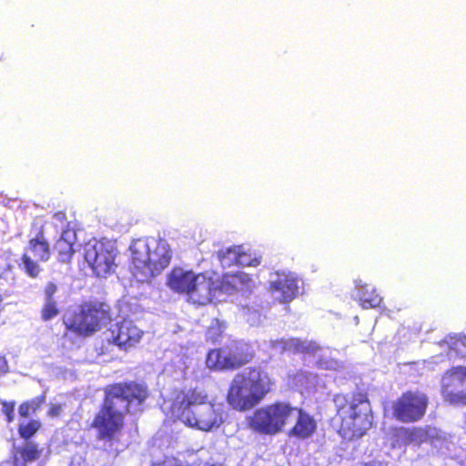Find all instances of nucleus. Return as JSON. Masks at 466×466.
Listing matches in <instances>:
<instances>
[{
	"label": "nucleus",
	"mask_w": 466,
	"mask_h": 466,
	"mask_svg": "<svg viewBox=\"0 0 466 466\" xmlns=\"http://www.w3.org/2000/svg\"><path fill=\"white\" fill-rule=\"evenodd\" d=\"M2 404V413L5 415V420L7 423H11L14 421L15 420V402L13 400V401H6V400H4L1 402Z\"/></svg>",
	"instance_id": "nucleus-25"
},
{
	"label": "nucleus",
	"mask_w": 466,
	"mask_h": 466,
	"mask_svg": "<svg viewBox=\"0 0 466 466\" xmlns=\"http://www.w3.org/2000/svg\"><path fill=\"white\" fill-rule=\"evenodd\" d=\"M27 249L36 260H34L27 252H24L19 268L26 276L36 279L42 271L38 262H46L51 257L50 244L46 238L44 225H40L35 236L29 238Z\"/></svg>",
	"instance_id": "nucleus-12"
},
{
	"label": "nucleus",
	"mask_w": 466,
	"mask_h": 466,
	"mask_svg": "<svg viewBox=\"0 0 466 466\" xmlns=\"http://www.w3.org/2000/svg\"><path fill=\"white\" fill-rule=\"evenodd\" d=\"M131 270L139 282H147L168 267L172 251L168 243L162 239L136 240L130 246Z\"/></svg>",
	"instance_id": "nucleus-5"
},
{
	"label": "nucleus",
	"mask_w": 466,
	"mask_h": 466,
	"mask_svg": "<svg viewBox=\"0 0 466 466\" xmlns=\"http://www.w3.org/2000/svg\"><path fill=\"white\" fill-rule=\"evenodd\" d=\"M255 357L251 347L240 340H231L223 347L209 350L207 367L215 371L236 370L248 364Z\"/></svg>",
	"instance_id": "nucleus-9"
},
{
	"label": "nucleus",
	"mask_w": 466,
	"mask_h": 466,
	"mask_svg": "<svg viewBox=\"0 0 466 466\" xmlns=\"http://www.w3.org/2000/svg\"><path fill=\"white\" fill-rule=\"evenodd\" d=\"M401 430L404 431L406 433H408L410 431V430L404 429V428H401Z\"/></svg>",
	"instance_id": "nucleus-36"
},
{
	"label": "nucleus",
	"mask_w": 466,
	"mask_h": 466,
	"mask_svg": "<svg viewBox=\"0 0 466 466\" xmlns=\"http://www.w3.org/2000/svg\"><path fill=\"white\" fill-rule=\"evenodd\" d=\"M295 412L296 421L289 429L288 435L301 441L311 438L318 428L315 418L302 408L296 407Z\"/></svg>",
	"instance_id": "nucleus-16"
},
{
	"label": "nucleus",
	"mask_w": 466,
	"mask_h": 466,
	"mask_svg": "<svg viewBox=\"0 0 466 466\" xmlns=\"http://www.w3.org/2000/svg\"><path fill=\"white\" fill-rule=\"evenodd\" d=\"M151 466H180L173 460H165L161 462L153 463Z\"/></svg>",
	"instance_id": "nucleus-32"
},
{
	"label": "nucleus",
	"mask_w": 466,
	"mask_h": 466,
	"mask_svg": "<svg viewBox=\"0 0 466 466\" xmlns=\"http://www.w3.org/2000/svg\"><path fill=\"white\" fill-rule=\"evenodd\" d=\"M167 285L175 292L185 294L193 303L207 305L215 295L217 286L213 279L205 273L195 274L192 270L174 268L167 277Z\"/></svg>",
	"instance_id": "nucleus-7"
},
{
	"label": "nucleus",
	"mask_w": 466,
	"mask_h": 466,
	"mask_svg": "<svg viewBox=\"0 0 466 466\" xmlns=\"http://www.w3.org/2000/svg\"><path fill=\"white\" fill-rule=\"evenodd\" d=\"M111 320V306L98 299L83 301L63 317L66 330L82 338L92 336Z\"/></svg>",
	"instance_id": "nucleus-6"
},
{
	"label": "nucleus",
	"mask_w": 466,
	"mask_h": 466,
	"mask_svg": "<svg viewBox=\"0 0 466 466\" xmlns=\"http://www.w3.org/2000/svg\"><path fill=\"white\" fill-rule=\"evenodd\" d=\"M42 428V423L39 420L31 419L26 422H22L18 425L17 431L21 439L29 441L35 436Z\"/></svg>",
	"instance_id": "nucleus-23"
},
{
	"label": "nucleus",
	"mask_w": 466,
	"mask_h": 466,
	"mask_svg": "<svg viewBox=\"0 0 466 466\" xmlns=\"http://www.w3.org/2000/svg\"><path fill=\"white\" fill-rule=\"evenodd\" d=\"M46 394L43 392L41 395L36 396L31 400L23 401L18 406V414L23 419H27L31 415L35 414L39 410L42 406L46 403Z\"/></svg>",
	"instance_id": "nucleus-20"
},
{
	"label": "nucleus",
	"mask_w": 466,
	"mask_h": 466,
	"mask_svg": "<svg viewBox=\"0 0 466 466\" xmlns=\"http://www.w3.org/2000/svg\"><path fill=\"white\" fill-rule=\"evenodd\" d=\"M359 289V304L363 309H375L380 306L383 299L377 290L369 284H356Z\"/></svg>",
	"instance_id": "nucleus-18"
},
{
	"label": "nucleus",
	"mask_w": 466,
	"mask_h": 466,
	"mask_svg": "<svg viewBox=\"0 0 466 466\" xmlns=\"http://www.w3.org/2000/svg\"><path fill=\"white\" fill-rule=\"evenodd\" d=\"M226 278H230V282L233 284L248 285L251 282V278L248 274L242 271H237L230 275H226Z\"/></svg>",
	"instance_id": "nucleus-26"
},
{
	"label": "nucleus",
	"mask_w": 466,
	"mask_h": 466,
	"mask_svg": "<svg viewBox=\"0 0 466 466\" xmlns=\"http://www.w3.org/2000/svg\"><path fill=\"white\" fill-rule=\"evenodd\" d=\"M56 291L57 286L54 282L46 283L44 289L45 300H55L54 296Z\"/></svg>",
	"instance_id": "nucleus-29"
},
{
	"label": "nucleus",
	"mask_w": 466,
	"mask_h": 466,
	"mask_svg": "<svg viewBox=\"0 0 466 466\" xmlns=\"http://www.w3.org/2000/svg\"><path fill=\"white\" fill-rule=\"evenodd\" d=\"M13 460H14L13 466H26V464L28 463V462H25L22 460L19 461L16 456H14Z\"/></svg>",
	"instance_id": "nucleus-33"
},
{
	"label": "nucleus",
	"mask_w": 466,
	"mask_h": 466,
	"mask_svg": "<svg viewBox=\"0 0 466 466\" xmlns=\"http://www.w3.org/2000/svg\"><path fill=\"white\" fill-rule=\"evenodd\" d=\"M252 265L253 264L250 256L248 253L244 252L241 247L239 250V256H238V259L236 260L235 266L246 267Z\"/></svg>",
	"instance_id": "nucleus-27"
},
{
	"label": "nucleus",
	"mask_w": 466,
	"mask_h": 466,
	"mask_svg": "<svg viewBox=\"0 0 466 466\" xmlns=\"http://www.w3.org/2000/svg\"><path fill=\"white\" fill-rule=\"evenodd\" d=\"M430 404L427 394L419 390H408L390 405L391 417L401 423H416L426 415Z\"/></svg>",
	"instance_id": "nucleus-10"
},
{
	"label": "nucleus",
	"mask_w": 466,
	"mask_h": 466,
	"mask_svg": "<svg viewBox=\"0 0 466 466\" xmlns=\"http://www.w3.org/2000/svg\"><path fill=\"white\" fill-rule=\"evenodd\" d=\"M241 246H234L225 248H220L217 252V257L222 265V267L229 268L231 266H235L236 260L238 259V256H239V250Z\"/></svg>",
	"instance_id": "nucleus-22"
},
{
	"label": "nucleus",
	"mask_w": 466,
	"mask_h": 466,
	"mask_svg": "<svg viewBox=\"0 0 466 466\" xmlns=\"http://www.w3.org/2000/svg\"><path fill=\"white\" fill-rule=\"evenodd\" d=\"M466 380V368L455 367L449 370L442 378L444 399L451 404L464 403L466 395L463 385Z\"/></svg>",
	"instance_id": "nucleus-14"
},
{
	"label": "nucleus",
	"mask_w": 466,
	"mask_h": 466,
	"mask_svg": "<svg viewBox=\"0 0 466 466\" xmlns=\"http://www.w3.org/2000/svg\"><path fill=\"white\" fill-rule=\"evenodd\" d=\"M226 329V321L220 320L217 318L212 319L205 331L206 342L213 345L219 343L224 337Z\"/></svg>",
	"instance_id": "nucleus-19"
},
{
	"label": "nucleus",
	"mask_w": 466,
	"mask_h": 466,
	"mask_svg": "<svg viewBox=\"0 0 466 466\" xmlns=\"http://www.w3.org/2000/svg\"><path fill=\"white\" fill-rule=\"evenodd\" d=\"M42 449L39 445L31 441L25 442L16 449V453L25 462H33L38 461L42 456Z\"/></svg>",
	"instance_id": "nucleus-21"
},
{
	"label": "nucleus",
	"mask_w": 466,
	"mask_h": 466,
	"mask_svg": "<svg viewBox=\"0 0 466 466\" xmlns=\"http://www.w3.org/2000/svg\"><path fill=\"white\" fill-rule=\"evenodd\" d=\"M53 219L59 224L61 228L68 227V220L66 211L59 210L53 214L52 216Z\"/></svg>",
	"instance_id": "nucleus-28"
},
{
	"label": "nucleus",
	"mask_w": 466,
	"mask_h": 466,
	"mask_svg": "<svg viewBox=\"0 0 466 466\" xmlns=\"http://www.w3.org/2000/svg\"><path fill=\"white\" fill-rule=\"evenodd\" d=\"M76 234L75 230L66 228L54 245L56 259L60 263H70L76 253Z\"/></svg>",
	"instance_id": "nucleus-17"
},
{
	"label": "nucleus",
	"mask_w": 466,
	"mask_h": 466,
	"mask_svg": "<svg viewBox=\"0 0 466 466\" xmlns=\"http://www.w3.org/2000/svg\"><path fill=\"white\" fill-rule=\"evenodd\" d=\"M274 380L269 374L257 368L238 372L232 379L227 402L235 410L248 411L258 405L272 390Z\"/></svg>",
	"instance_id": "nucleus-4"
},
{
	"label": "nucleus",
	"mask_w": 466,
	"mask_h": 466,
	"mask_svg": "<svg viewBox=\"0 0 466 466\" xmlns=\"http://www.w3.org/2000/svg\"><path fill=\"white\" fill-rule=\"evenodd\" d=\"M9 372V366L6 358L0 355V377L6 375Z\"/></svg>",
	"instance_id": "nucleus-30"
},
{
	"label": "nucleus",
	"mask_w": 466,
	"mask_h": 466,
	"mask_svg": "<svg viewBox=\"0 0 466 466\" xmlns=\"http://www.w3.org/2000/svg\"><path fill=\"white\" fill-rule=\"evenodd\" d=\"M333 402L335 414L332 421L343 440L350 441L360 439L372 428L374 413L365 390L337 394Z\"/></svg>",
	"instance_id": "nucleus-3"
},
{
	"label": "nucleus",
	"mask_w": 466,
	"mask_h": 466,
	"mask_svg": "<svg viewBox=\"0 0 466 466\" xmlns=\"http://www.w3.org/2000/svg\"><path fill=\"white\" fill-rule=\"evenodd\" d=\"M296 407L287 401H275L257 409L248 420L253 432L273 436L281 432L295 413Z\"/></svg>",
	"instance_id": "nucleus-8"
},
{
	"label": "nucleus",
	"mask_w": 466,
	"mask_h": 466,
	"mask_svg": "<svg viewBox=\"0 0 466 466\" xmlns=\"http://www.w3.org/2000/svg\"><path fill=\"white\" fill-rule=\"evenodd\" d=\"M108 331L110 333L108 342L126 351L136 347L144 335L143 330L129 319L117 321L109 328Z\"/></svg>",
	"instance_id": "nucleus-13"
},
{
	"label": "nucleus",
	"mask_w": 466,
	"mask_h": 466,
	"mask_svg": "<svg viewBox=\"0 0 466 466\" xmlns=\"http://www.w3.org/2000/svg\"><path fill=\"white\" fill-rule=\"evenodd\" d=\"M3 296L0 294V311L2 310V302H3Z\"/></svg>",
	"instance_id": "nucleus-34"
},
{
	"label": "nucleus",
	"mask_w": 466,
	"mask_h": 466,
	"mask_svg": "<svg viewBox=\"0 0 466 466\" xmlns=\"http://www.w3.org/2000/svg\"><path fill=\"white\" fill-rule=\"evenodd\" d=\"M60 313V309L56 300H45V303L40 310L41 319L44 321H49L57 317Z\"/></svg>",
	"instance_id": "nucleus-24"
},
{
	"label": "nucleus",
	"mask_w": 466,
	"mask_h": 466,
	"mask_svg": "<svg viewBox=\"0 0 466 466\" xmlns=\"http://www.w3.org/2000/svg\"><path fill=\"white\" fill-rule=\"evenodd\" d=\"M148 396L147 387L135 380L107 385L103 401L89 424V428L96 431V439L103 441L117 440L124 431L130 407L142 405Z\"/></svg>",
	"instance_id": "nucleus-1"
},
{
	"label": "nucleus",
	"mask_w": 466,
	"mask_h": 466,
	"mask_svg": "<svg viewBox=\"0 0 466 466\" xmlns=\"http://www.w3.org/2000/svg\"><path fill=\"white\" fill-rule=\"evenodd\" d=\"M275 275L276 279L268 284L269 291L279 293V301L288 304L299 294L298 279L293 273L286 271H277Z\"/></svg>",
	"instance_id": "nucleus-15"
},
{
	"label": "nucleus",
	"mask_w": 466,
	"mask_h": 466,
	"mask_svg": "<svg viewBox=\"0 0 466 466\" xmlns=\"http://www.w3.org/2000/svg\"><path fill=\"white\" fill-rule=\"evenodd\" d=\"M62 412V406L60 404H53L47 411L49 417H58Z\"/></svg>",
	"instance_id": "nucleus-31"
},
{
	"label": "nucleus",
	"mask_w": 466,
	"mask_h": 466,
	"mask_svg": "<svg viewBox=\"0 0 466 466\" xmlns=\"http://www.w3.org/2000/svg\"><path fill=\"white\" fill-rule=\"evenodd\" d=\"M168 414L174 421L201 431L218 429L224 420L222 413L201 387H184L174 392Z\"/></svg>",
	"instance_id": "nucleus-2"
},
{
	"label": "nucleus",
	"mask_w": 466,
	"mask_h": 466,
	"mask_svg": "<svg viewBox=\"0 0 466 466\" xmlns=\"http://www.w3.org/2000/svg\"><path fill=\"white\" fill-rule=\"evenodd\" d=\"M363 466H375V464H373L371 462H367V463H364Z\"/></svg>",
	"instance_id": "nucleus-35"
},
{
	"label": "nucleus",
	"mask_w": 466,
	"mask_h": 466,
	"mask_svg": "<svg viewBox=\"0 0 466 466\" xmlns=\"http://www.w3.org/2000/svg\"><path fill=\"white\" fill-rule=\"evenodd\" d=\"M117 249L108 240L88 243L85 248V260L97 278H106L115 272Z\"/></svg>",
	"instance_id": "nucleus-11"
}]
</instances>
